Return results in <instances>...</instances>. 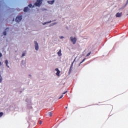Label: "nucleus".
I'll return each instance as SVG.
<instances>
[{
	"mask_svg": "<svg viewBox=\"0 0 128 128\" xmlns=\"http://www.w3.org/2000/svg\"><path fill=\"white\" fill-rule=\"evenodd\" d=\"M42 0H37L36 2L35 3L36 6H40L42 5Z\"/></svg>",
	"mask_w": 128,
	"mask_h": 128,
	"instance_id": "f257e3e1",
	"label": "nucleus"
},
{
	"mask_svg": "<svg viewBox=\"0 0 128 128\" xmlns=\"http://www.w3.org/2000/svg\"><path fill=\"white\" fill-rule=\"evenodd\" d=\"M70 40H71V42H72V44H76L77 40L76 38V37L74 38L73 36H70Z\"/></svg>",
	"mask_w": 128,
	"mask_h": 128,
	"instance_id": "f03ea898",
	"label": "nucleus"
},
{
	"mask_svg": "<svg viewBox=\"0 0 128 128\" xmlns=\"http://www.w3.org/2000/svg\"><path fill=\"white\" fill-rule=\"evenodd\" d=\"M35 50H38L39 49L38 43L36 41L34 42Z\"/></svg>",
	"mask_w": 128,
	"mask_h": 128,
	"instance_id": "7ed1b4c3",
	"label": "nucleus"
},
{
	"mask_svg": "<svg viewBox=\"0 0 128 128\" xmlns=\"http://www.w3.org/2000/svg\"><path fill=\"white\" fill-rule=\"evenodd\" d=\"M22 20V16H18L16 18V22H19Z\"/></svg>",
	"mask_w": 128,
	"mask_h": 128,
	"instance_id": "20e7f679",
	"label": "nucleus"
},
{
	"mask_svg": "<svg viewBox=\"0 0 128 128\" xmlns=\"http://www.w3.org/2000/svg\"><path fill=\"white\" fill-rule=\"evenodd\" d=\"M74 61L72 62V64L70 68V70H69V71H68V74H70L71 72H72V66H73V64H74Z\"/></svg>",
	"mask_w": 128,
	"mask_h": 128,
	"instance_id": "39448f33",
	"label": "nucleus"
},
{
	"mask_svg": "<svg viewBox=\"0 0 128 128\" xmlns=\"http://www.w3.org/2000/svg\"><path fill=\"white\" fill-rule=\"evenodd\" d=\"M122 12H120V13H119V12H118L116 14V18H120V17L122 16Z\"/></svg>",
	"mask_w": 128,
	"mask_h": 128,
	"instance_id": "423d86ee",
	"label": "nucleus"
},
{
	"mask_svg": "<svg viewBox=\"0 0 128 128\" xmlns=\"http://www.w3.org/2000/svg\"><path fill=\"white\" fill-rule=\"evenodd\" d=\"M57 54H58V56H62L61 49H60V50L58 51V52H57Z\"/></svg>",
	"mask_w": 128,
	"mask_h": 128,
	"instance_id": "0eeeda50",
	"label": "nucleus"
},
{
	"mask_svg": "<svg viewBox=\"0 0 128 128\" xmlns=\"http://www.w3.org/2000/svg\"><path fill=\"white\" fill-rule=\"evenodd\" d=\"M55 0H52V1H48V3L49 4H51L52 5L53 4Z\"/></svg>",
	"mask_w": 128,
	"mask_h": 128,
	"instance_id": "6e6552de",
	"label": "nucleus"
},
{
	"mask_svg": "<svg viewBox=\"0 0 128 128\" xmlns=\"http://www.w3.org/2000/svg\"><path fill=\"white\" fill-rule=\"evenodd\" d=\"M29 8L28 7H26L24 9V12H28L29 10Z\"/></svg>",
	"mask_w": 128,
	"mask_h": 128,
	"instance_id": "1a4fd4ad",
	"label": "nucleus"
},
{
	"mask_svg": "<svg viewBox=\"0 0 128 128\" xmlns=\"http://www.w3.org/2000/svg\"><path fill=\"white\" fill-rule=\"evenodd\" d=\"M5 64H6V66L9 68L10 66H8V60H6Z\"/></svg>",
	"mask_w": 128,
	"mask_h": 128,
	"instance_id": "9d476101",
	"label": "nucleus"
},
{
	"mask_svg": "<svg viewBox=\"0 0 128 128\" xmlns=\"http://www.w3.org/2000/svg\"><path fill=\"white\" fill-rule=\"evenodd\" d=\"M48 116L49 117H52V112H49L48 114Z\"/></svg>",
	"mask_w": 128,
	"mask_h": 128,
	"instance_id": "9b49d317",
	"label": "nucleus"
},
{
	"mask_svg": "<svg viewBox=\"0 0 128 128\" xmlns=\"http://www.w3.org/2000/svg\"><path fill=\"white\" fill-rule=\"evenodd\" d=\"M52 22V21H51V20H50V22H44L42 23V24L44 26V25H46V24H48L51 23Z\"/></svg>",
	"mask_w": 128,
	"mask_h": 128,
	"instance_id": "f8f14e48",
	"label": "nucleus"
},
{
	"mask_svg": "<svg viewBox=\"0 0 128 128\" xmlns=\"http://www.w3.org/2000/svg\"><path fill=\"white\" fill-rule=\"evenodd\" d=\"M60 70H59L58 71V72H56V75L58 76H60Z\"/></svg>",
	"mask_w": 128,
	"mask_h": 128,
	"instance_id": "ddd939ff",
	"label": "nucleus"
},
{
	"mask_svg": "<svg viewBox=\"0 0 128 128\" xmlns=\"http://www.w3.org/2000/svg\"><path fill=\"white\" fill-rule=\"evenodd\" d=\"M25 54H26V52H23L22 54L21 57L22 58V57L24 56Z\"/></svg>",
	"mask_w": 128,
	"mask_h": 128,
	"instance_id": "4468645a",
	"label": "nucleus"
},
{
	"mask_svg": "<svg viewBox=\"0 0 128 128\" xmlns=\"http://www.w3.org/2000/svg\"><path fill=\"white\" fill-rule=\"evenodd\" d=\"M91 52H88L87 54H86V56H88L91 54Z\"/></svg>",
	"mask_w": 128,
	"mask_h": 128,
	"instance_id": "2eb2a0df",
	"label": "nucleus"
},
{
	"mask_svg": "<svg viewBox=\"0 0 128 128\" xmlns=\"http://www.w3.org/2000/svg\"><path fill=\"white\" fill-rule=\"evenodd\" d=\"M2 76L0 75V83L2 82Z\"/></svg>",
	"mask_w": 128,
	"mask_h": 128,
	"instance_id": "dca6fc26",
	"label": "nucleus"
},
{
	"mask_svg": "<svg viewBox=\"0 0 128 128\" xmlns=\"http://www.w3.org/2000/svg\"><path fill=\"white\" fill-rule=\"evenodd\" d=\"M4 113L3 112H0V118H2V116H3Z\"/></svg>",
	"mask_w": 128,
	"mask_h": 128,
	"instance_id": "f3484780",
	"label": "nucleus"
},
{
	"mask_svg": "<svg viewBox=\"0 0 128 128\" xmlns=\"http://www.w3.org/2000/svg\"><path fill=\"white\" fill-rule=\"evenodd\" d=\"M3 34H4V36H6V34H7L6 32V31L4 32H3Z\"/></svg>",
	"mask_w": 128,
	"mask_h": 128,
	"instance_id": "a211bd4d",
	"label": "nucleus"
},
{
	"mask_svg": "<svg viewBox=\"0 0 128 128\" xmlns=\"http://www.w3.org/2000/svg\"><path fill=\"white\" fill-rule=\"evenodd\" d=\"M28 6L29 8H32V4H29Z\"/></svg>",
	"mask_w": 128,
	"mask_h": 128,
	"instance_id": "6ab92c4d",
	"label": "nucleus"
},
{
	"mask_svg": "<svg viewBox=\"0 0 128 128\" xmlns=\"http://www.w3.org/2000/svg\"><path fill=\"white\" fill-rule=\"evenodd\" d=\"M86 60V58H84L83 60H82V61L80 64H82V63L84 62Z\"/></svg>",
	"mask_w": 128,
	"mask_h": 128,
	"instance_id": "aec40b11",
	"label": "nucleus"
},
{
	"mask_svg": "<svg viewBox=\"0 0 128 128\" xmlns=\"http://www.w3.org/2000/svg\"><path fill=\"white\" fill-rule=\"evenodd\" d=\"M63 96H64V95H62V96H60V98H58V100L61 99L62 98H63Z\"/></svg>",
	"mask_w": 128,
	"mask_h": 128,
	"instance_id": "412c9836",
	"label": "nucleus"
},
{
	"mask_svg": "<svg viewBox=\"0 0 128 128\" xmlns=\"http://www.w3.org/2000/svg\"><path fill=\"white\" fill-rule=\"evenodd\" d=\"M68 92V91L66 90V91L64 92L62 94H66V93H67Z\"/></svg>",
	"mask_w": 128,
	"mask_h": 128,
	"instance_id": "4be33fe9",
	"label": "nucleus"
},
{
	"mask_svg": "<svg viewBox=\"0 0 128 128\" xmlns=\"http://www.w3.org/2000/svg\"><path fill=\"white\" fill-rule=\"evenodd\" d=\"M55 70H56V72H58L59 70H58V68H56V69H55Z\"/></svg>",
	"mask_w": 128,
	"mask_h": 128,
	"instance_id": "5701e85b",
	"label": "nucleus"
},
{
	"mask_svg": "<svg viewBox=\"0 0 128 128\" xmlns=\"http://www.w3.org/2000/svg\"><path fill=\"white\" fill-rule=\"evenodd\" d=\"M2 56V54L0 52V58H1Z\"/></svg>",
	"mask_w": 128,
	"mask_h": 128,
	"instance_id": "b1692460",
	"label": "nucleus"
},
{
	"mask_svg": "<svg viewBox=\"0 0 128 128\" xmlns=\"http://www.w3.org/2000/svg\"><path fill=\"white\" fill-rule=\"evenodd\" d=\"M42 121H40V124H42Z\"/></svg>",
	"mask_w": 128,
	"mask_h": 128,
	"instance_id": "393cba45",
	"label": "nucleus"
},
{
	"mask_svg": "<svg viewBox=\"0 0 128 128\" xmlns=\"http://www.w3.org/2000/svg\"><path fill=\"white\" fill-rule=\"evenodd\" d=\"M62 38H64V36H60V38L62 39Z\"/></svg>",
	"mask_w": 128,
	"mask_h": 128,
	"instance_id": "a878e982",
	"label": "nucleus"
},
{
	"mask_svg": "<svg viewBox=\"0 0 128 128\" xmlns=\"http://www.w3.org/2000/svg\"><path fill=\"white\" fill-rule=\"evenodd\" d=\"M0 66H2V62L0 61Z\"/></svg>",
	"mask_w": 128,
	"mask_h": 128,
	"instance_id": "bb28decb",
	"label": "nucleus"
},
{
	"mask_svg": "<svg viewBox=\"0 0 128 128\" xmlns=\"http://www.w3.org/2000/svg\"><path fill=\"white\" fill-rule=\"evenodd\" d=\"M128 3V2H126V6L127 5V4Z\"/></svg>",
	"mask_w": 128,
	"mask_h": 128,
	"instance_id": "cd10ccee",
	"label": "nucleus"
},
{
	"mask_svg": "<svg viewBox=\"0 0 128 128\" xmlns=\"http://www.w3.org/2000/svg\"><path fill=\"white\" fill-rule=\"evenodd\" d=\"M8 30V28H6V30Z\"/></svg>",
	"mask_w": 128,
	"mask_h": 128,
	"instance_id": "c85d7f7f",
	"label": "nucleus"
},
{
	"mask_svg": "<svg viewBox=\"0 0 128 128\" xmlns=\"http://www.w3.org/2000/svg\"><path fill=\"white\" fill-rule=\"evenodd\" d=\"M29 76H32L30 74Z\"/></svg>",
	"mask_w": 128,
	"mask_h": 128,
	"instance_id": "c756f323",
	"label": "nucleus"
},
{
	"mask_svg": "<svg viewBox=\"0 0 128 128\" xmlns=\"http://www.w3.org/2000/svg\"><path fill=\"white\" fill-rule=\"evenodd\" d=\"M52 26L51 25L49 26Z\"/></svg>",
	"mask_w": 128,
	"mask_h": 128,
	"instance_id": "7c9ffc66",
	"label": "nucleus"
},
{
	"mask_svg": "<svg viewBox=\"0 0 128 128\" xmlns=\"http://www.w3.org/2000/svg\"><path fill=\"white\" fill-rule=\"evenodd\" d=\"M66 108H68V107H66Z\"/></svg>",
	"mask_w": 128,
	"mask_h": 128,
	"instance_id": "2f4dec72",
	"label": "nucleus"
},
{
	"mask_svg": "<svg viewBox=\"0 0 128 128\" xmlns=\"http://www.w3.org/2000/svg\"><path fill=\"white\" fill-rule=\"evenodd\" d=\"M127 16H128V14H127Z\"/></svg>",
	"mask_w": 128,
	"mask_h": 128,
	"instance_id": "473e14b6",
	"label": "nucleus"
}]
</instances>
